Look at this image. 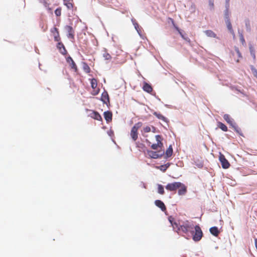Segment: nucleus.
<instances>
[{"label": "nucleus", "instance_id": "f257e3e1", "mask_svg": "<svg viewBox=\"0 0 257 257\" xmlns=\"http://www.w3.org/2000/svg\"><path fill=\"white\" fill-rule=\"evenodd\" d=\"M166 189L171 192H176L178 189L179 195H184L187 192V187L180 182L169 183L166 186Z\"/></svg>", "mask_w": 257, "mask_h": 257}, {"label": "nucleus", "instance_id": "f03ea898", "mask_svg": "<svg viewBox=\"0 0 257 257\" xmlns=\"http://www.w3.org/2000/svg\"><path fill=\"white\" fill-rule=\"evenodd\" d=\"M194 227L193 224H191L189 221L186 220L182 222L181 224H180V231L188 234L189 233L193 232Z\"/></svg>", "mask_w": 257, "mask_h": 257}, {"label": "nucleus", "instance_id": "7ed1b4c3", "mask_svg": "<svg viewBox=\"0 0 257 257\" xmlns=\"http://www.w3.org/2000/svg\"><path fill=\"white\" fill-rule=\"evenodd\" d=\"M194 229H195V232L193 230V232L191 233L192 234V239L195 241H199L203 236V232L198 225L194 226Z\"/></svg>", "mask_w": 257, "mask_h": 257}, {"label": "nucleus", "instance_id": "20e7f679", "mask_svg": "<svg viewBox=\"0 0 257 257\" xmlns=\"http://www.w3.org/2000/svg\"><path fill=\"white\" fill-rule=\"evenodd\" d=\"M141 122H138L136 123L132 128L130 135L134 141H136L138 138V130L142 126Z\"/></svg>", "mask_w": 257, "mask_h": 257}, {"label": "nucleus", "instance_id": "39448f33", "mask_svg": "<svg viewBox=\"0 0 257 257\" xmlns=\"http://www.w3.org/2000/svg\"><path fill=\"white\" fill-rule=\"evenodd\" d=\"M156 140L157 142V144H153L151 145V148L155 150L160 148L161 150L163 148V143H162V137L161 135H158L155 136Z\"/></svg>", "mask_w": 257, "mask_h": 257}, {"label": "nucleus", "instance_id": "423d86ee", "mask_svg": "<svg viewBox=\"0 0 257 257\" xmlns=\"http://www.w3.org/2000/svg\"><path fill=\"white\" fill-rule=\"evenodd\" d=\"M160 151L155 152L151 150H148L147 152V155L151 158L158 159L161 158L163 154H164V152L161 154H160Z\"/></svg>", "mask_w": 257, "mask_h": 257}, {"label": "nucleus", "instance_id": "0eeeda50", "mask_svg": "<svg viewBox=\"0 0 257 257\" xmlns=\"http://www.w3.org/2000/svg\"><path fill=\"white\" fill-rule=\"evenodd\" d=\"M219 159L223 169H228L229 167L230 164L223 154H220Z\"/></svg>", "mask_w": 257, "mask_h": 257}, {"label": "nucleus", "instance_id": "6e6552de", "mask_svg": "<svg viewBox=\"0 0 257 257\" xmlns=\"http://www.w3.org/2000/svg\"><path fill=\"white\" fill-rule=\"evenodd\" d=\"M168 220L170 223L171 224V225L172 226L173 229L176 230V232L178 233L180 231V224H181V223H178L176 221H175L174 218L172 216H169L168 217Z\"/></svg>", "mask_w": 257, "mask_h": 257}, {"label": "nucleus", "instance_id": "1a4fd4ad", "mask_svg": "<svg viewBox=\"0 0 257 257\" xmlns=\"http://www.w3.org/2000/svg\"><path fill=\"white\" fill-rule=\"evenodd\" d=\"M89 113L88 114V116L97 120H102V117L99 113L97 111L87 110Z\"/></svg>", "mask_w": 257, "mask_h": 257}, {"label": "nucleus", "instance_id": "9d476101", "mask_svg": "<svg viewBox=\"0 0 257 257\" xmlns=\"http://www.w3.org/2000/svg\"><path fill=\"white\" fill-rule=\"evenodd\" d=\"M229 5H230L229 3H225V10H224V17L225 21H227V20H230V19H229L230 12H229Z\"/></svg>", "mask_w": 257, "mask_h": 257}, {"label": "nucleus", "instance_id": "9b49d317", "mask_svg": "<svg viewBox=\"0 0 257 257\" xmlns=\"http://www.w3.org/2000/svg\"><path fill=\"white\" fill-rule=\"evenodd\" d=\"M155 205L160 208L163 211L166 210V207L164 203L160 200H157L155 201Z\"/></svg>", "mask_w": 257, "mask_h": 257}, {"label": "nucleus", "instance_id": "f8f14e48", "mask_svg": "<svg viewBox=\"0 0 257 257\" xmlns=\"http://www.w3.org/2000/svg\"><path fill=\"white\" fill-rule=\"evenodd\" d=\"M67 62L69 64L70 66H71V68L74 69L75 71L77 70V67L76 65L72 59V58L70 56H69L66 59Z\"/></svg>", "mask_w": 257, "mask_h": 257}, {"label": "nucleus", "instance_id": "ddd939ff", "mask_svg": "<svg viewBox=\"0 0 257 257\" xmlns=\"http://www.w3.org/2000/svg\"><path fill=\"white\" fill-rule=\"evenodd\" d=\"M112 113L110 111H107L104 112V117L107 122H109L112 120Z\"/></svg>", "mask_w": 257, "mask_h": 257}, {"label": "nucleus", "instance_id": "4468645a", "mask_svg": "<svg viewBox=\"0 0 257 257\" xmlns=\"http://www.w3.org/2000/svg\"><path fill=\"white\" fill-rule=\"evenodd\" d=\"M153 114L156 116L158 119L162 120L164 122L167 121V119L164 115H163L161 113L158 112H154Z\"/></svg>", "mask_w": 257, "mask_h": 257}, {"label": "nucleus", "instance_id": "2eb2a0df", "mask_svg": "<svg viewBox=\"0 0 257 257\" xmlns=\"http://www.w3.org/2000/svg\"><path fill=\"white\" fill-rule=\"evenodd\" d=\"M65 28H66V31L68 32L67 37L69 38H73L74 36H73V34L72 33V31H73L72 28L71 26H66Z\"/></svg>", "mask_w": 257, "mask_h": 257}, {"label": "nucleus", "instance_id": "dca6fc26", "mask_svg": "<svg viewBox=\"0 0 257 257\" xmlns=\"http://www.w3.org/2000/svg\"><path fill=\"white\" fill-rule=\"evenodd\" d=\"M210 233L215 236H217L219 233V231L217 227L214 226L210 228Z\"/></svg>", "mask_w": 257, "mask_h": 257}, {"label": "nucleus", "instance_id": "f3484780", "mask_svg": "<svg viewBox=\"0 0 257 257\" xmlns=\"http://www.w3.org/2000/svg\"><path fill=\"white\" fill-rule=\"evenodd\" d=\"M223 118L225 120V121L229 124H230L231 125H233V121H232V119L231 118V117H230V116L227 114H225L224 115H223Z\"/></svg>", "mask_w": 257, "mask_h": 257}, {"label": "nucleus", "instance_id": "a211bd4d", "mask_svg": "<svg viewBox=\"0 0 257 257\" xmlns=\"http://www.w3.org/2000/svg\"><path fill=\"white\" fill-rule=\"evenodd\" d=\"M132 21L133 22V24L135 27V29L136 30V31H137L138 34L139 35V36L142 38V35L141 33V31L139 29V26L138 25V24L136 22L135 20L132 19Z\"/></svg>", "mask_w": 257, "mask_h": 257}, {"label": "nucleus", "instance_id": "6ab92c4d", "mask_svg": "<svg viewBox=\"0 0 257 257\" xmlns=\"http://www.w3.org/2000/svg\"><path fill=\"white\" fill-rule=\"evenodd\" d=\"M143 89L144 91L147 92H150L152 90V88L149 84L147 83H144V86H143Z\"/></svg>", "mask_w": 257, "mask_h": 257}, {"label": "nucleus", "instance_id": "aec40b11", "mask_svg": "<svg viewBox=\"0 0 257 257\" xmlns=\"http://www.w3.org/2000/svg\"><path fill=\"white\" fill-rule=\"evenodd\" d=\"M249 49L251 56L253 59H255V50L253 46L251 44H249Z\"/></svg>", "mask_w": 257, "mask_h": 257}, {"label": "nucleus", "instance_id": "412c9836", "mask_svg": "<svg viewBox=\"0 0 257 257\" xmlns=\"http://www.w3.org/2000/svg\"><path fill=\"white\" fill-rule=\"evenodd\" d=\"M204 33L209 37L216 38V35L211 30H206L204 31Z\"/></svg>", "mask_w": 257, "mask_h": 257}, {"label": "nucleus", "instance_id": "4be33fe9", "mask_svg": "<svg viewBox=\"0 0 257 257\" xmlns=\"http://www.w3.org/2000/svg\"><path fill=\"white\" fill-rule=\"evenodd\" d=\"M217 126L219 128H220L221 130L224 132L227 131V127L221 122H218L217 123Z\"/></svg>", "mask_w": 257, "mask_h": 257}, {"label": "nucleus", "instance_id": "5701e85b", "mask_svg": "<svg viewBox=\"0 0 257 257\" xmlns=\"http://www.w3.org/2000/svg\"><path fill=\"white\" fill-rule=\"evenodd\" d=\"M166 155L167 157H170L172 155L173 149L172 146L170 145L166 151Z\"/></svg>", "mask_w": 257, "mask_h": 257}, {"label": "nucleus", "instance_id": "b1692460", "mask_svg": "<svg viewBox=\"0 0 257 257\" xmlns=\"http://www.w3.org/2000/svg\"><path fill=\"white\" fill-rule=\"evenodd\" d=\"M227 29L230 33H233V29L230 20L225 21Z\"/></svg>", "mask_w": 257, "mask_h": 257}, {"label": "nucleus", "instance_id": "393cba45", "mask_svg": "<svg viewBox=\"0 0 257 257\" xmlns=\"http://www.w3.org/2000/svg\"><path fill=\"white\" fill-rule=\"evenodd\" d=\"M238 33L239 34V38H240V41L241 42L242 44L243 45H245V40L244 39L242 33L239 30H238Z\"/></svg>", "mask_w": 257, "mask_h": 257}, {"label": "nucleus", "instance_id": "a878e982", "mask_svg": "<svg viewBox=\"0 0 257 257\" xmlns=\"http://www.w3.org/2000/svg\"><path fill=\"white\" fill-rule=\"evenodd\" d=\"M158 193L163 195L164 194L165 191L163 186L161 184L158 185Z\"/></svg>", "mask_w": 257, "mask_h": 257}, {"label": "nucleus", "instance_id": "bb28decb", "mask_svg": "<svg viewBox=\"0 0 257 257\" xmlns=\"http://www.w3.org/2000/svg\"><path fill=\"white\" fill-rule=\"evenodd\" d=\"M51 31L52 33L56 32V34L55 35L54 34V40L56 41H58L59 40V34H58L57 29L56 28H54L53 30H52Z\"/></svg>", "mask_w": 257, "mask_h": 257}, {"label": "nucleus", "instance_id": "cd10ccee", "mask_svg": "<svg viewBox=\"0 0 257 257\" xmlns=\"http://www.w3.org/2000/svg\"><path fill=\"white\" fill-rule=\"evenodd\" d=\"M176 29L178 31L179 33L180 34V35H181V37L183 39H184V40H185L186 41H187L188 42H189V38L187 37H186L185 36V35L181 32L180 30L178 27H176Z\"/></svg>", "mask_w": 257, "mask_h": 257}, {"label": "nucleus", "instance_id": "c85d7f7f", "mask_svg": "<svg viewBox=\"0 0 257 257\" xmlns=\"http://www.w3.org/2000/svg\"><path fill=\"white\" fill-rule=\"evenodd\" d=\"M250 69L253 76L257 78V69L252 65L250 66Z\"/></svg>", "mask_w": 257, "mask_h": 257}, {"label": "nucleus", "instance_id": "c756f323", "mask_svg": "<svg viewBox=\"0 0 257 257\" xmlns=\"http://www.w3.org/2000/svg\"><path fill=\"white\" fill-rule=\"evenodd\" d=\"M214 0H208V5L211 11L214 9Z\"/></svg>", "mask_w": 257, "mask_h": 257}, {"label": "nucleus", "instance_id": "7c9ffc66", "mask_svg": "<svg viewBox=\"0 0 257 257\" xmlns=\"http://www.w3.org/2000/svg\"><path fill=\"white\" fill-rule=\"evenodd\" d=\"M91 85L92 88H96L97 86L96 80L95 79H92L91 81Z\"/></svg>", "mask_w": 257, "mask_h": 257}, {"label": "nucleus", "instance_id": "2f4dec72", "mask_svg": "<svg viewBox=\"0 0 257 257\" xmlns=\"http://www.w3.org/2000/svg\"><path fill=\"white\" fill-rule=\"evenodd\" d=\"M232 127L234 128V130L240 135H242L241 133V130L240 128L237 126H235V125H232Z\"/></svg>", "mask_w": 257, "mask_h": 257}, {"label": "nucleus", "instance_id": "473e14b6", "mask_svg": "<svg viewBox=\"0 0 257 257\" xmlns=\"http://www.w3.org/2000/svg\"><path fill=\"white\" fill-rule=\"evenodd\" d=\"M245 25L246 29V31L249 32L250 31V24L248 21H246L245 22Z\"/></svg>", "mask_w": 257, "mask_h": 257}, {"label": "nucleus", "instance_id": "72a5a7b5", "mask_svg": "<svg viewBox=\"0 0 257 257\" xmlns=\"http://www.w3.org/2000/svg\"><path fill=\"white\" fill-rule=\"evenodd\" d=\"M103 57L105 58V60H109L111 58L110 55L107 53H104L103 55Z\"/></svg>", "mask_w": 257, "mask_h": 257}, {"label": "nucleus", "instance_id": "f704fd0d", "mask_svg": "<svg viewBox=\"0 0 257 257\" xmlns=\"http://www.w3.org/2000/svg\"><path fill=\"white\" fill-rule=\"evenodd\" d=\"M83 69L86 72L88 73L89 72L90 68L88 67V66L85 63L83 64Z\"/></svg>", "mask_w": 257, "mask_h": 257}, {"label": "nucleus", "instance_id": "c9c22d12", "mask_svg": "<svg viewBox=\"0 0 257 257\" xmlns=\"http://www.w3.org/2000/svg\"><path fill=\"white\" fill-rule=\"evenodd\" d=\"M170 165H168V166H166V165H162L160 166V169L165 172L167 169L169 167Z\"/></svg>", "mask_w": 257, "mask_h": 257}, {"label": "nucleus", "instance_id": "e433bc0d", "mask_svg": "<svg viewBox=\"0 0 257 257\" xmlns=\"http://www.w3.org/2000/svg\"><path fill=\"white\" fill-rule=\"evenodd\" d=\"M39 1L43 4V5L44 6V7L45 8H47L48 6V3H47L46 1V0H39Z\"/></svg>", "mask_w": 257, "mask_h": 257}, {"label": "nucleus", "instance_id": "4c0bfd02", "mask_svg": "<svg viewBox=\"0 0 257 257\" xmlns=\"http://www.w3.org/2000/svg\"><path fill=\"white\" fill-rule=\"evenodd\" d=\"M235 52H236L238 57H239V58H241L242 56H241V54L240 52H239V50L238 48H237V47H235Z\"/></svg>", "mask_w": 257, "mask_h": 257}, {"label": "nucleus", "instance_id": "58836bf2", "mask_svg": "<svg viewBox=\"0 0 257 257\" xmlns=\"http://www.w3.org/2000/svg\"><path fill=\"white\" fill-rule=\"evenodd\" d=\"M143 130L145 133H149L151 131V127L149 126L145 127Z\"/></svg>", "mask_w": 257, "mask_h": 257}, {"label": "nucleus", "instance_id": "ea45409f", "mask_svg": "<svg viewBox=\"0 0 257 257\" xmlns=\"http://www.w3.org/2000/svg\"><path fill=\"white\" fill-rule=\"evenodd\" d=\"M55 15L57 16H59L61 15V10L60 9H57L55 11Z\"/></svg>", "mask_w": 257, "mask_h": 257}, {"label": "nucleus", "instance_id": "a19ab883", "mask_svg": "<svg viewBox=\"0 0 257 257\" xmlns=\"http://www.w3.org/2000/svg\"><path fill=\"white\" fill-rule=\"evenodd\" d=\"M57 48L60 50V49H62V48H65V47L62 43H58Z\"/></svg>", "mask_w": 257, "mask_h": 257}, {"label": "nucleus", "instance_id": "79ce46f5", "mask_svg": "<svg viewBox=\"0 0 257 257\" xmlns=\"http://www.w3.org/2000/svg\"><path fill=\"white\" fill-rule=\"evenodd\" d=\"M109 98L108 97H101V100L103 101L104 103H106V101H108L109 102Z\"/></svg>", "mask_w": 257, "mask_h": 257}, {"label": "nucleus", "instance_id": "37998d69", "mask_svg": "<svg viewBox=\"0 0 257 257\" xmlns=\"http://www.w3.org/2000/svg\"><path fill=\"white\" fill-rule=\"evenodd\" d=\"M59 51L60 53L63 55H65L66 53V50L65 48H62V49H60V50Z\"/></svg>", "mask_w": 257, "mask_h": 257}, {"label": "nucleus", "instance_id": "c03bdc74", "mask_svg": "<svg viewBox=\"0 0 257 257\" xmlns=\"http://www.w3.org/2000/svg\"><path fill=\"white\" fill-rule=\"evenodd\" d=\"M195 8L194 5H192L191 7V12H194L195 11Z\"/></svg>", "mask_w": 257, "mask_h": 257}, {"label": "nucleus", "instance_id": "a18cd8bd", "mask_svg": "<svg viewBox=\"0 0 257 257\" xmlns=\"http://www.w3.org/2000/svg\"><path fill=\"white\" fill-rule=\"evenodd\" d=\"M101 96H108L107 92H104L102 94Z\"/></svg>", "mask_w": 257, "mask_h": 257}, {"label": "nucleus", "instance_id": "49530a36", "mask_svg": "<svg viewBox=\"0 0 257 257\" xmlns=\"http://www.w3.org/2000/svg\"><path fill=\"white\" fill-rule=\"evenodd\" d=\"M230 33L232 35L233 39H235V35L234 31H233V33Z\"/></svg>", "mask_w": 257, "mask_h": 257}, {"label": "nucleus", "instance_id": "de8ad7c7", "mask_svg": "<svg viewBox=\"0 0 257 257\" xmlns=\"http://www.w3.org/2000/svg\"><path fill=\"white\" fill-rule=\"evenodd\" d=\"M72 7V5L71 4L69 3V4H68L67 5V7H68V8H70V7Z\"/></svg>", "mask_w": 257, "mask_h": 257}, {"label": "nucleus", "instance_id": "09e8293b", "mask_svg": "<svg viewBox=\"0 0 257 257\" xmlns=\"http://www.w3.org/2000/svg\"><path fill=\"white\" fill-rule=\"evenodd\" d=\"M229 2H230V0H225L226 3H229Z\"/></svg>", "mask_w": 257, "mask_h": 257}, {"label": "nucleus", "instance_id": "8fccbe9b", "mask_svg": "<svg viewBox=\"0 0 257 257\" xmlns=\"http://www.w3.org/2000/svg\"><path fill=\"white\" fill-rule=\"evenodd\" d=\"M97 94V92H95V93H93V95H96Z\"/></svg>", "mask_w": 257, "mask_h": 257}, {"label": "nucleus", "instance_id": "3c124183", "mask_svg": "<svg viewBox=\"0 0 257 257\" xmlns=\"http://www.w3.org/2000/svg\"><path fill=\"white\" fill-rule=\"evenodd\" d=\"M64 1H66V2H68L69 0H64Z\"/></svg>", "mask_w": 257, "mask_h": 257}, {"label": "nucleus", "instance_id": "603ef678", "mask_svg": "<svg viewBox=\"0 0 257 257\" xmlns=\"http://www.w3.org/2000/svg\"><path fill=\"white\" fill-rule=\"evenodd\" d=\"M236 62H239V60L238 59L236 60Z\"/></svg>", "mask_w": 257, "mask_h": 257}, {"label": "nucleus", "instance_id": "864d4df0", "mask_svg": "<svg viewBox=\"0 0 257 257\" xmlns=\"http://www.w3.org/2000/svg\"><path fill=\"white\" fill-rule=\"evenodd\" d=\"M168 165H169V164H167L165 165H166V166H168Z\"/></svg>", "mask_w": 257, "mask_h": 257}]
</instances>
